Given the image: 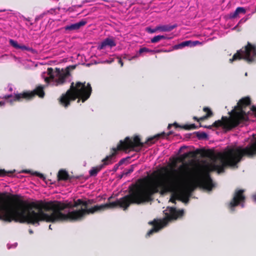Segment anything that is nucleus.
Here are the masks:
<instances>
[{"label":"nucleus","mask_w":256,"mask_h":256,"mask_svg":"<svg viewBox=\"0 0 256 256\" xmlns=\"http://www.w3.org/2000/svg\"><path fill=\"white\" fill-rule=\"evenodd\" d=\"M54 74L55 77L58 78L56 80L57 84H62L66 82V78L70 75V72L68 70L66 71L63 69L60 70V68H56L54 71Z\"/></svg>","instance_id":"obj_12"},{"label":"nucleus","mask_w":256,"mask_h":256,"mask_svg":"<svg viewBox=\"0 0 256 256\" xmlns=\"http://www.w3.org/2000/svg\"><path fill=\"white\" fill-rule=\"evenodd\" d=\"M203 110L204 112H206V116H204L200 118V120H204L205 119L208 118L212 116L213 115L212 112L210 109L208 107L204 108Z\"/></svg>","instance_id":"obj_20"},{"label":"nucleus","mask_w":256,"mask_h":256,"mask_svg":"<svg viewBox=\"0 0 256 256\" xmlns=\"http://www.w3.org/2000/svg\"><path fill=\"white\" fill-rule=\"evenodd\" d=\"M76 68V65H72L70 66H67L66 69L64 70L65 71H66L67 70L70 72V70H73L75 69Z\"/></svg>","instance_id":"obj_33"},{"label":"nucleus","mask_w":256,"mask_h":256,"mask_svg":"<svg viewBox=\"0 0 256 256\" xmlns=\"http://www.w3.org/2000/svg\"><path fill=\"white\" fill-rule=\"evenodd\" d=\"M183 42L184 47H185L186 46H189L190 44L191 43V41L190 40H187V41L183 42Z\"/></svg>","instance_id":"obj_37"},{"label":"nucleus","mask_w":256,"mask_h":256,"mask_svg":"<svg viewBox=\"0 0 256 256\" xmlns=\"http://www.w3.org/2000/svg\"><path fill=\"white\" fill-rule=\"evenodd\" d=\"M142 180H138L135 184L128 186L129 194L116 200L100 205H96L88 208L89 205L94 202V200H84V208L66 214L62 211L68 207L69 204L54 200L48 202L42 200L27 202L20 200L18 195H13L11 199L13 202L0 204V220L10 222L27 223L32 225L40 224V222H64L80 220L85 216L94 214L108 209H114L120 207L126 210L131 204H140L150 200V196L156 189L146 190L142 186ZM5 194L0 193V200Z\"/></svg>","instance_id":"obj_1"},{"label":"nucleus","mask_w":256,"mask_h":256,"mask_svg":"<svg viewBox=\"0 0 256 256\" xmlns=\"http://www.w3.org/2000/svg\"><path fill=\"white\" fill-rule=\"evenodd\" d=\"M142 146V143L140 142V139L138 136L130 138V136H126L124 140H120L116 148H112L111 149V154L107 156L102 160L103 164L97 166L92 167L89 171V174L90 176H96L98 172L105 166L112 164V160L114 158L118 150L126 152L127 150L130 151V150H134L136 146Z\"/></svg>","instance_id":"obj_4"},{"label":"nucleus","mask_w":256,"mask_h":256,"mask_svg":"<svg viewBox=\"0 0 256 256\" xmlns=\"http://www.w3.org/2000/svg\"><path fill=\"white\" fill-rule=\"evenodd\" d=\"M198 184L201 187L208 190H211L214 186L212 180L208 172L206 173L199 180Z\"/></svg>","instance_id":"obj_13"},{"label":"nucleus","mask_w":256,"mask_h":256,"mask_svg":"<svg viewBox=\"0 0 256 256\" xmlns=\"http://www.w3.org/2000/svg\"><path fill=\"white\" fill-rule=\"evenodd\" d=\"M29 232H30V234H32V233H33L32 230H29Z\"/></svg>","instance_id":"obj_48"},{"label":"nucleus","mask_w":256,"mask_h":256,"mask_svg":"<svg viewBox=\"0 0 256 256\" xmlns=\"http://www.w3.org/2000/svg\"><path fill=\"white\" fill-rule=\"evenodd\" d=\"M70 179V176L66 170H59L58 174V181L67 180Z\"/></svg>","instance_id":"obj_16"},{"label":"nucleus","mask_w":256,"mask_h":256,"mask_svg":"<svg viewBox=\"0 0 256 256\" xmlns=\"http://www.w3.org/2000/svg\"><path fill=\"white\" fill-rule=\"evenodd\" d=\"M172 134V132L171 131L169 132L168 133L162 132L160 134H156L148 138L144 142H141V139L138 136L136 135V136H133L130 137V138H133L138 136L140 139V142L141 143H142V146H136L134 147V150H130V151L138 152L140 150V148H142L145 144H148V145L150 146V145L154 144L157 141L159 138H164L165 137L167 138L168 136H170V135H171Z\"/></svg>","instance_id":"obj_10"},{"label":"nucleus","mask_w":256,"mask_h":256,"mask_svg":"<svg viewBox=\"0 0 256 256\" xmlns=\"http://www.w3.org/2000/svg\"><path fill=\"white\" fill-rule=\"evenodd\" d=\"M158 28V26H156L155 28L152 29L150 28H146V31L152 34L156 32L158 30H159Z\"/></svg>","instance_id":"obj_27"},{"label":"nucleus","mask_w":256,"mask_h":256,"mask_svg":"<svg viewBox=\"0 0 256 256\" xmlns=\"http://www.w3.org/2000/svg\"><path fill=\"white\" fill-rule=\"evenodd\" d=\"M36 96L40 98L44 97V92L42 86H39L32 91H24L21 93L15 94L14 96L12 94L6 95L4 98L6 100H9V102L12 104L14 102H22L23 100H30Z\"/></svg>","instance_id":"obj_8"},{"label":"nucleus","mask_w":256,"mask_h":256,"mask_svg":"<svg viewBox=\"0 0 256 256\" xmlns=\"http://www.w3.org/2000/svg\"><path fill=\"white\" fill-rule=\"evenodd\" d=\"M165 214L166 218L163 220H154L148 222L153 227L148 232L146 236H150L154 232H158L166 226L169 221L182 217L184 214V210H177L175 208L170 207L169 208L168 213L166 212Z\"/></svg>","instance_id":"obj_6"},{"label":"nucleus","mask_w":256,"mask_h":256,"mask_svg":"<svg viewBox=\"0 0 256 256\" xmlns=\"http://www.w3.org/2000/svg\"><path fill=\"white\" fill-rule=\"evenodd\" d=\"M4 102H0V106H4Z\"/></svg>","instance_id":"obj_44"},{"label":"nucleus","mask_w":256,"mask_h":256,"mask_svg":"<svg viewBox=\"0 0 256 256\" xmlns=\"http://www.w3.org/2000/svg\"><path fill=\"white\" fill-rule=\"evenodd\" d=\"M116 46V42L113 38H108L104 39L98 46L100 50L105 48L106 46L112 48Z\"/></svg>","instance_id":"obj_14"},{"label":"nucleus","mask_w":256,"mask_h":256,"mask_svg":"<svg viewBox=\"0 0 256 256\" xmlns=\"http://www.w3.org/2000/svg\"><path fill=\"white\" fill-rule=\"evenodd\" d=\"M198 138H206L208 137V135L205 132H198L196 134Z\"/></svg>","instance_id":"obj_26"},{"label":"nucleus","mask_w":256,"mask_h":256,"mask_svg":"<svg viewBox=\"0 0 256 256\" xmlns=\"http://www.w3.org/2000/svg\"><path fill=\"white\" fill-rule=\"evenodd\" d=\"M114 62V60H110H110H108V61H107V62H108V64H110V63H111V62Z\"/></svg>","instance_id":"obj_46"},{"label":"nucleus","mask_w":256,"mask_h":256,"mask_svg":"<svg viewBox=\"0 0 256 256\" xmlns=\"http://www.w3.org/2000/svg\"><path fill=\"white\" fill-rule=\"evenodd\" d=\"M186 148V146H182V147H181V148H180V152L182 150V148Z\"/></svg>","instance_id":"obj_45"},{"label":"nucleus","mask_w":256,"mask_h":256,"mask_svg":"<svg viewBox=\"0 0 256 256\" xmlns=\"http://www.w3.org/2000/svg\"><path fill=\"white\" fill-rule=\"evenodd\" d=\"M182 128L186 130H194L198 128V126L195 124H184L182 126Z\"/></svg>","instance_id":"obj_23"},{"label":"nucleus","mask_w":256,"mask_h":256,"mask_svg":"<svg viewBox=\"0 0 256 256\" xmlns=\"http://www.w3.org/2000/svg\"><path fill=\"white\" fill-rule=\"evenodd\" d=\"M177 27V24H175L174 25H162L158 26V28L160 31L161 32H170L174 28Z\"/></svg>","instance_id":"obj_18"},{"label":"nucleus","mask_w":256,"mask_h":256,"mask_svg":"<svg viewBox=\"0 0 256 256\" xmlns=\"http://www.w3.org/2000/svg\"><path fill=\"white\" fill-rule=\"evenodd\" d=\"M138 57V55H136V56H133L132 57V58H127V55L124 54V56H123V58L124 59H126V60H130L134 59V58H136Z\"/></svg>","instance_id":"obj_35"},{"label":"nucleus","mask_w":256,"mask_h":256,"mask_svg":"<svg viewBox=\"0 0 256 256\" xmlns=\"http://www.w3.org/2000/svg\"><path fill=\"white\" fill-rule=\"evenodd\" d=\"M172 126H174L176 128H182V126H180L176 122H174L173 124H169L168 126V128L170 129Z\"/></svg>","instance_id":"obj_29"},{"label":"nucleus","mask_w":256,"mask_h":256,"mask_svg":"<svg viewBox=\"0 0 256 256\" xmlns=\"http://www.w3.org/2000/svg\"><path fill=\"white\" fill-rule=\"evenodd\" d=\"M68 204H70V207H68V208H75L78 206L80 205H82L84 208V206H86V202H84V200H83L82 199H78L77 200H74V204L72 206L70 203Z\"/></svg>","instance_id":"obj_21"},{"label":"nucleus","mask_w":256,"mask_h":256,"mask_svg":"<svg viewBox=\"0 0 256 256\" xmlns=\"http://www.w3.org/2000/svg\"><path fill=\"white\" fill-rule=\"evenodd\" d=\"M18 49H20L22 50H26L30 51V48L24 45H20L19 44V46Z\"/></svg>","instance_id":"obj_32"},{"label":"nucleus","mask_w":256,"mask_h":256,"mask_svg":"<svg viewBox=\"0 0 256 256\" xmlns=\"http://www.w3.org/2000/svg\"><path fill=\"white\" fill-rule=\"evenodd\" d=\"M170 201L171 202H172V203L176 204V198L172 196L170 198Z\"/></svg>","instance_id":"obj_40"},{"label":"nucleus","mask_w":256,"mask_h":256,"mask_svg":"<svg viewBox=\"0 0 256 256\" xmlns=\"http://www.w3.org/2000/svg\"><path fill=\"white\" fill-rule=\"evenodd\" d=\"M166 38V37L163 35H158L154 36L151 39V42L152 43H156L162 40H165Z\"/></svg>","instance_id":"obj_22"},{"label":"nucleus","mask_w":256,"mask_h":256,"mask_svg":"<svg viewBox=\"0 0 256 256\" xmlns=\"http://www.w3.org/2000/svg\"><path fill=\"white\" fill-rule=\"evenodd\" d=\"M87 24V20H82L78 22L68 25L64 26V28L66 30L72 31L74 30H78L82 26H85Z\"/></svg>","instance_id":"obj_15"},{"label":"nucleus","mask_w":256,"mask_h":256,"mask_svg":"<svg viewBox=\"0 0 256 256\" xmlns=\"http://www.w3.org/2000/svg\"><path fill=\"white\" fill-rule=\"evenodd\" d=\"M245 190L242 189L236 188L232 196V198L228 204V208L231 212L235 210V208L240 206L242 208L245 206L246 197L244 195Z\"/></svg>","instance_id":"obj_9"},{"label":"nucleus","mask_w":256,"mask_h":256,"mask_svg":"<svg viewBox=\"0 0 256 256\" xmlns=\"http://www.w3.org/2000/svg\"><path fill=\"white\" fill-rule=\"evenodd\" d=\"M198 154L212 158L214 168L222 172L226 166H234L236 165L244 156L252 158L256 156V140L244 148L241 146L231 148L223 152H218L216 154L210 150L196 149L194 151H190L180 155L177 158V160L182 162V164L178 170H172L176 174L170 175L168 172L164 173L162 170L166 172L168 170L167 168H163L154 175L149 184H147L146 178L139 179L144 180L142 186L146 190L156 189L158 191L151 195L150 200L144 203L152 200V196L156 194L164 195L168 192H174L178 188H180L177 194L178 198L184 202H188L192 192L196 186L194 182L188 181L192 175V170L188 164L184 162L186 158H194Z\"/></svg>","instance_id":"obj_2"},{"label":"nucleus","mask_w":256,"mask_h":256,"mask_svg":"<svg viewBox=\"0 0 256 256\" xmlns=\"http://www.w3.org/2000/svg\"><path fill=\"white\" fill-rule=\"evenodd\" d=\"M244 60L247 63L251 64L256 62V46L248 42L246 46L238 50L229 62L232 63L234 61Z\"/></svg>","instance_id":"obj_7"},{"label":"nucleus","mask_w":256,"mask_h":256,"mask_svg":"<svg viewBox=\"0 0 256 256\" xmlns=\"http://www.w3.org/2000/svg\"><path fill=\"white\" fill-rule=\"evenodd\" d=\"M173 48H174V50H178V49L182 48H184L183 42H182L178 44L174 45Z\"/></svg>","instance_id":"obj_31"},{"label":"nucleus","mask_w":256,"mask_h":256,"mask_svg":"<svg viewBox=\"0 0 256 256\" xmlns=\"http://www.w3.org/2000/svg\"><path fill=\"white\" fill-rule=\"evenodd\" d=\"M35 174L36 176H38L39 178H40L43 180L45 179V177L43 174L38 172H36Z\"/></svg>","instance_id":"obj_36"},{"label":"nucleus","mask_w":256,"mask_h":256,"mask_svg":"<svg viewBox=\"0 0 256 256\" xmlns=\"http://www.w3.org/2000/svg\"><path fill=\"white\" fill-rule=\"evenodd\" d=\"M228 117L226 116H222L221 120H219L215 121L212 125L210 126H203L205 128H207L208 129H211L212 127H214L216 128H218L220 127H222V128L226 130H230L234 128H228V126L232 125V122L230 121H229Z\"/></svg>","instance_id":"obj_11"},{"label":"nucleus","mask_w":256,"mask_h":256,"mask_svg":"<svg viewBox=\"0 0 256 256\" xmlns=\"http://www.w3.org/2000/svg\"><path fill=\"white\" fill-rule=\"evenodd\" d=\"M47 72L49 76V77L45 78L44 80L46 82L48 83L50 80H54L55 76L54 74V70L52 68H48L47 70Z\"/></svg>","instance_id":"obj_19"},{"label":"nucleus","mask_w":256,"mask_h":256,"mask_svg":"<svg viewBox=\"0 0 256 256\" xmlns=\"http://www.w3.org/2000/svg\"><path fill=\"white\" fill-rule=\"evenodd\" d=\"M118 166V164H116L114 166V171H116V170H118V166Z\"/></svg>","instance_id":"obj_41"},{"label":"nucleus","mask_w":256,"mask_h":256,"mask_svg":"<svg viewBox=\"0 0 256 256\" xmlns=\"http://www.w3.org/2000/svg\"><path fill=\"white\" fill-rule=\"evenodd\" d=\"M10 44L14 48L16 49H18L19 46V44L18 43V42L14 40L10 39L9 40Z\"/></svg>","instance_id":"obj_25"},{"label":"nucleus","mask_w":256,"mask_h":256,"mask_svg":"<svg viewBox=\"0 0 256 256\" xmlns=\"http://www.w3.org/2000/svg\"><path fill=\"white\" fill-rule=\"evenodd\" d=\"M193 118H194V120H196L198 121V122H199V121H200V120H200V118H198L197 117H196V116H194Z\"/></svg>","instance_id":"obj_43"},{"label":"nucleus","mask_w":256,"mask_h":256,"mask_svg":"<svg viewBox=\"0 0 256 256\" xmlns=\"http://www.w3.org/2000/svg\"><path fill=\"white\" fill-rule=\"evenodd\" d=\"M250 104L251 100L249 97L242 98L238 102L237 106L231 112H228L230 116L228 120L232 122V125L228 126L229 128L236 127L248 119V116L244 108Z\"/></svg>","instance_id":"obj_5"},{"label":"nucleus","mask_w":256,"mask_h":256,"mask_svg":"<svg viewBox=\"0 0 256 256\" xmlns=\"http://www.w3.org/2000/svg\"><path fill=\"white\" fill-rule=\"evenodd\" d=\"M134 171V168L132 167L130 168L128 170H127L126 172H124V174H125V176H127L130 173H132Z\"/></svg>","instance_id":"obj_34"},{"label":"nucleus","mask_w":256,"mask_h":256,"mask_svg":"<svg viewBox=\"0 0 256 256\" xmlns=\"http://www.w3.org/2000/svg\"><path fill=\"white\" fill-rule=\"evenodd\" d=\"M124 172L120 176V178H122V177L124 176Z\"/></svg>","instance_id":"obj_47"},{"label":"nucleus","mask_w":256,"mask_h":256,"mask_svg":"<svg viewBox=\"0 0 256 256\" xmlns=\"http://www.w3.org/2000/svg\"><path fill=\"white\" fill-rule=\"evenodd\" d=\"M252 198L253 200L256 202V194L252 196Z\"/></svg>","instance_id":"obj_42"},{"label":"nucleus","mask_w":256,"mask_h":256,"mask_svg":"<svg viewBox=\"0 0 256 256\" xmlns=\"http://www.w3.org/2000/svg\"><path fill=\"white\" fill-rule=\"evenodd\" d=\"M92 92V88L90 83L86 84V82H72L70 88L65 94H62L58 99L59 102L65 108L68 107L71 102L76 99H78V102L80 101L84 102L90 98Z\"/></svg>","instance_id":"obj_3"},{"label":"nucleus","mask_w":256,"mask_h":256,"mask_svg":"<svg viewBox=\"0 0 256 256\" xmlns=\"http://www.w3.org/2000/svg\"><path fill=\"white\" fill-rule=\"evenodd\" d=\"M246 12V9L243 7H238L236 8L234 12L230 14V18H234L238 16L240 14H245Z\"/></svg>","instance_id":"obj_17"},{"label":"nucleus","mask_w":256,"mask_h":256,"mask_svg":"<svg viewBox=\"0 0 256 256\" xmlns=\"http://www.w3.org/2000/svg\"><path fill=\"white\" fill-rule=\"evenodd\" d=\"M12 172H6L4 170L0 169V176H5L9 173Z\"/></svg>","instance_id":"obj_28"},{"label":"nucleus","mask_w":256,"mask_h":256,"mask_svg":"<svg viewBox=\"0 0 256 256\" xmlns=\"http://www.w3.org/2000/svg\"><path fill=\"white\" fill-rule=\"evenodd\" d=\"M118 63L120 64L121 67H122L124 66V63L120 58L118 57Z\"/></svg>","instance_id":"obj_38"},{"label":"nucleus","mask_w":256,"mask_h":256,"mask_svg":"<svg viewBox=\"0 0 256 256\" xmlns=\"http://www.w3.org/2000/svg\"><path fill=\"white\" fill-rule=\"evenodd\" d=\"M49 228L50 229H52V227H51V225L50 224L49 226Z\"/></svg>","instance_id":"obj_49"},{"label":"nucleus","mask_w":256,"mask_h":256,"mask_svg":"<svg viewBox=\"0 0 256 256\" xmlns=\"http://www.w3.org/2000/svg\"><path fill=\"white\" fill-rule=\"evenodd\" d=\"M126 158H122L119 162L118 164H117L118 166H120L122 165V164H124V162H125Z\"/></svg>","instance_id":"obj_39"},{"label":"nucleus","mask_w":256,"mask_h":256,"mask_svg":"<svg viewBox=\"0 0 256 256\" xmlns=\"http://www.w3.org/2000/svg\"><path fill=\"white\" fill-rule=\"evenodd\" d=\"M172 126H174L176 128H182V126H180L176 122H174L173 124H169L168 126V128L170 129Z\"/></svg>","instance_id":"obj_30"},{"label":"nucleus","mask_w":256,"mask_h":256,"mask_svg":"<svg viewBox=\"0 0 256 256\" xmlns=\"http://www.w3.org/2000/svg\"><path fill=\"white\" fill-rule=\"evenodd\" d=\"M152 52V50H150L146 47H143V48H140L139 50L138 53L136 55H138H138H140L144 52Z\"/></svg>","instance_id":"obj_24"}]
</instances>
